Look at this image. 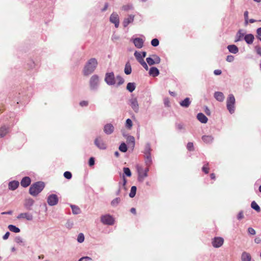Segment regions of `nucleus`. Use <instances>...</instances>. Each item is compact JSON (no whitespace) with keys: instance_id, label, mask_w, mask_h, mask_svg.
<instances>
[{"instance_id":"22","label":"nucleus","mask_w":261,"mask_h":261,"mask_svg":"<svg viewBox=\"0 0 261 261\" xmlns=\"http://www.w3.org/2000/svg\"><path fill=\"white\" fill-rule=\"evenodd\" d=\"M19 182L17 180L10 181L8 184L9 189L12 191L15 190L19 186Z\"/></svg>"},{"instance_id":"46","label":"nucleus","mask_w":261,"mask_h":261,"mask_svg":"<svg viewBox=\"0 0 261 261\" xmlns=\"http://www.w3.org/2000/svg\"><path fill=\"white\" fill-rule=\"evenodd\" d=\"M152 57L153 59V61L154 62H155L154 64H159L161 62V58L159 57V56H158V55H152Z\"/></svg>"},{"instance_id":"2","label":"nucleus","mask_w":261,"mask_h":261,"mask_svg":"<svg viewBox=\"0 0 261 261\" xmlns=\"http://www.w3.org/2000/svg\"><path fill=\"white\" fill-rule=\"evenodd\" d=\"M45 184L42 181H37L33 184L29 189L30 194L33 196H37L44 189Z\"/></svg>"},{"instance_id":"13","label":"nucleus","mask_w":261,"mask_h":261,"mask_svg":"<svg viewBox=\"0 0 261 261\" xmlns=\"http://www.w3.org/2000/svg\"><path fill=\"white\" fill-rule=\"evenodd\" d=\"M10 131V127L9 125H3L0 127V137L3 138L6 136Z\"/></svg>"},{"instance_id":"19","label":"nucleus","mask_w":261,"mask_h":261,"mask_svg":"<svg viewBox=\"0 0 261 261\" xmlns=\"http://www.w3.org/2000/svg\"><path fill=\"white\" fill-rule=\"evenodd\" d=\"M191 103V100L190 98L186 97L183 100L179 102L180 106L185 108H188Z\"/></svg>"},{"instance_id":"14","label":"nucleus","mask_w":261,"mask_h":261,"mask_svg":"<svg viewBox=\"0 0 261 261\" xmlns=\"http://www.w3.org/2000/svg\"><path fill=\"white\" fill-rule=\"evenodd\" d=\"M138 180L140 182H143L144 178L148 176V174L144 172L142 167L138 168Z\"/></svg>"},{"instance_id":"33","label":"nucleus","mask_w":261,"mask_h":261,"mask_svg":"<svg viewBox=\"0 0 261 261\" xmlns=\"http://www.w3.org/2000/svg\"><path fill=\"white\" fill-rule=\"evenodd\" d=\"M132 69L130 64L129 62H127L125 65L124 73L127 75H129L132 73Z\"/></svg>"},{"instance_id":"10","label":"nucleus","mask_w":261,"mask_h":261,"mask_svg":"<svg viewBox=\"0 0 261 261\" xmlns=\"http://www.w3.org/2000/svg\"><path fill=\"white\" fill-rule=\"evenodd\" d=\"M111 22L115 24V27L117 28L119 25V19L118 15L116 13L113 12L110 17Z\"/></svg>"},{"instance_id":"57","label":"nucleus","mask_w":261,"mask_h":261,"mask_svg":"<svg viewBox=\"0 0 261 261\" xmlns=\"http://www.w3.org/2000/svg\"><path fill=\"white\" fill-rule=\"evenodd\" d=\"M88 101L86 100H83L80 102V105L82 107H87L88 105Z\"/></svg>"},{"instance_id":"42","label":"nucleus","mask_w":261,"mask_h":261,"mask_svg":"<svg viewBox=\"0 0 261 261\" xmlns=\"http://www.w3.org/2000/svg\"><path fill=\"white\" fill-rule=\"evenodd\" d=\"M133 126V122L130 119L128 118L126 119L125 122V127L128 129H130Z\"/></svg>"},{"instance_id":"3","label":"nucleus","mask_w":261,"mask_h":261,"mask_svg":"<svg viewBox=\"0 0 261 261\" xmlns=\"http://www.w3.org/2000/svg\"><path fill=\"white\" fill-rule=\"evenodd\" d=\"M90 91H97L100 86V78L97 74H93L91 76L89 81Z\"/></svg>"},{"instance_id":"5","label":"nucleus","mask_w":261,"mask_h":261,"mask_svg":"<svg viewBox=\"0 0 261 261\" xmlns=\"http://www.w3.org/2000/svg\"><path fill=\"white\" fill-rule=\"evenodd\" d=\"M105 82L109 86H114L116 84L115 77L113 72L106 73Z\"/></svg>"},{"instance_id":"34","label":"nucleus","mask_w":261,"mask_h":261,"mask_svg":"<svg viewBox=\"0 0 261 261\" xmlns=\"http://www.w3.org/2000/svg\"><path fill=\"white\" fill-rule=\"evenodd\" d=\"M70 206L72 209V212L74 215H77L81 213V211L79 206L73 204H70Z\"/></svg>"},{"instance_id":"40","label":"nucleus","mask_w":261,"mask_h":261,"mask_svg":"<svg viewBox=\"0 0 261 261\" xmlns=\"http://www.w3.org/2000/svg\"><path fill=\"white\" fill-rule=\"evenodd\" d=\"M251 207L253 210H255L257 212L260 211V208L259 206L256 203L255 201H253L251 203Z\"/></svg>"},{"instance_id":"35","label":"nucleus","mask_w":261,"mask_h":261,"mask_svg":"<svg viewBox=\"0 0 261 261\" xmlns=\"http://www.w3.org/2000/svg\"><path fill=\"white\" fill-rule=\"evenodd\" d=\"M136 89V84L135 83H128L126 86V89L129 92H133Z\"/></svg>"},{"instance_id":"55","label":"nucleus","mask_w":261,"mask_h":261,"mask_svg":"<svg viewBox=\"0 0 261 261\" xmlns=\"http://www.w3.org/2000/svg\"><path fill=\"white\" fill-rule=\"evenodd\" d=\"M234 57L232 55H228L227 56L226 60L228 62H232L234 61Z\"/></svg>"},{"instance_id":"62","label":"nucleus","mask_w":261,"mask_h":261,"mask_svg":"<svg viewBox=\"0 0 261 261\" xmlns=\"http://www.w3.org/2000/svg\"><path fill=\"white\" fill-rule=\"evenodd\" d=\"M255 49L256 51V53L261 56V47L260 46H256L255 47Z\"/></svg>"},{"instance_id":"47","label":"nucleus","mask_w":261,"mask_h":261,"mask_svg":"<svg viewBox=\"0 0 261 261\" xmlns=\"http://www.w3.org/2000/svg\"><path fill=\"white\" fill-rule=\"evenodd\" d=\"M85 237L83 233H80L79 234L77 238V241L79 243H83L84 241Z\"/></svg>"},{"instance_id":"41","label":"nucleus","mask_w":261,"mask_h":261,"mask_svg":"<svg viewBox=\"0 0 261 261\" xmlns=\"http://www.w3.org/2000/svg\"><path fill=\"white\" fill-rule=\"evenodd\" d=\"M137 191V187L135 186H132L130 189V191L129 194V196L130 198H133L135 196Z\"/></svg>"},{"instance_id":"49","label":"nucleus","mask_w":261,"mask_h":261,"mask_svg":"<svg viewBox=\"0 0 261 261\" xmlns=\"http://www.w3.org/2000/svg\"><path fill=\"white\" fill-rule=\"evenodd\" d=\"M146 62L147 63H148V64L150 66H151V65H154V62L153 61V58L152 57H148L146 58Z\"/></svg>"},{"instance_id":"32","label":"nucleus","mask_w":261,"mask_h":261,"mask_svg":"<svg viewBox=\"0 0 261 261\" xmlns=\"http://www.w3.org/2000/svg\"><path fill=\"white\" fill-rule=\"evenodd\" d=\"M145 163L146 166L150 167L152 164V161L151 155H144Z\"/></svg>"},{"instance_id":"6","label":"nucleus","mask_w":261,"mask_h":261,"mask_svg":"<svg viewBox=\"0 0 261 261\" xmlns=\"http://www.w3.org/2000/svg\"><path fill=\"white\" fill-rule=\"evenodd\" d=\"M100 221L105 225H112L114 223V218L109 214L102 215L100 218Z\"/></svg>"},{"instance_id":"17","label":"nucleus","mask_w":261,"mask_h":261,"mask_svg":"<svg viewBox=\"0 0 261 261\" xmlns=\"http://www.w3.org/2000/svg\"><path fill=\"white\" fill-rule=\"evenodd\" d=\"M17 219H26L27 220L31 221L32 220L33 217V215L28 213H20L17 217Z\"/></svg>"},{"instance_id":"60","label":"nucleus","mask_w":261,"mask_h":261,"mask_svg":"<svg viewBox=\"0 0 261 261\" xmlns=\"http://www.w3.org/2000/svg\"><path fill=\"white\" fill-rule=\"evenodd\" d=\"M256 38L258 39H259V38H261V28H259L256 30Z\"/></svg>"},{"instance_id":"63","label":"nucleus","mask_w":261,"mask_h":261,"mask_svg":"<svg viewBox=\"0 0 261 261\" xmlns=\"http://www.w3.org/2000/svg\"><path fill=\"white\" fill-rule=\"evenodd\" d=\"M28 65L30 68L33 69L35 67V63L33 61H31L30 63H28Z\"/></svg>"},{"instance_id":"25","label":"nucleus","mask_w":261,"mask_h":261,"mask_svg":"<svg viewBox=\"0 0 261 261\" xmlns=\"http://www.w3.org/2000/svg\"><path fill=\"white\" fill-rule=\"evenodd\" d=\"M134 15H129L128 17L124 18L123 25L124 27H126L130 23L134 21Z\"/></svg>"},{"instance_id":"11","label":"nucleus","mask_w":261,"mask_h":261,"mask_svg":"<svg viewBox=\"0 0 261 261\" xmlns=\"http://www.w3.org/2000/svg\"><path fill=\"white\" fill-rule=\"evenodd\" d=\"M114 129L115 127L111 123H107L103 126V132L107 135L112 134L114 132Z\"/></svg>"},{"instance_id":"18","label":"nucleus","mask_w":261,"mask_h":261,"mask_svg":"<svg viewBox=\"0 0 261 261\" xmlns=\"http://www.w3.org/2000/svg\"><path fill=\"white\" fill-rule=\"evenodd\" d=\"M214 97L217 101L219 102L223 101L225 99L224 94L222 92L219 91L215 92L214 94Z\"/></svg>"},{"instance_id":"29","label":"nucleus","mask_w":261,"mask_h":261,"mask_svg":"<svg viewBox=\"0 0 261 261\" xmlns=\"http://www.w3.org/2000/svg\"><path fill=\"white\" fill-rule=\"evenodd\" d=\"M227 48L229 51L232 54H236L239 52V48L236 45H229Z\"/></svg>"},{"instance_id":"59","label":"nucleus","mask_w":261,"mask_h":261,"mask_svg":"<svg viewBox=\"0 0 261 261\" xmlns=\"http://www.w3.org/2000/svg\"><path fill=\"white\" fill-rule=\"evenodd\" d=\"M164 103L166 107H169L170 106L169 99L168 98H165L164 99Z\"/></svg>"},{"instance_id":"38","label":"nucleus","mask_w":261,"mask_h":261,"mask_svg":"<svg viewBox=\"0 0 261 261\" xmlns=\"http://www.w3.org/2000/svg\"><path fill=\"white\" fill-rule=\"evenodd\" d=\"M117 80L118 81V82L116 84V86L119 87L122 85L124 83V79L120 75H118L115 77V80Z\"/></svg>"},{"instance_id":"45","label":"nucleus","mask_w":261,"mask_h":261,"mask_svg":"<svg viewBox=\"0 0 261 261\" xmlns=\"http://www.w3.org/2000/svg\"><path fill=\"white\" fill-rule=\"evenodd\" d=\"M126 182H127V180L125 178L124 175H123V176H122V182H121L120 188H123L125 190H126V189L125 186H126Z\"/></svg>"},{"instance_id":"31","label":"nucleus","mask_w":261,"mask_h":261,"mask_svg":"<svg viewBox=\"0 0 261 261\" xmlns=\"http://www.w3.org/2000/svg\"><path fill=\"white\" fill-rule=\"evenodd\" d=\"M251 256L250 254L246 252H243L241 255L242 261H251Z\"/></svg>"},{"instance_id":"53","label":"nucleus","mask_w":261,"mask_h":261,"mask_svg":"<svg viewBox=\"0 0 261 261\" xmlns=\"http://www.w3.org/2000/svg\"><path fill=\"white\" fill-rule=\"evenodd\" d=\"M73 225V222L70 220H68L65 225L66 227L68 229L71 228Z\"/></svg>"},{"instance_id":"56","label":"nucleus","mask_w":261,"mask_h":261,"mask_svg":"<svg viewBox=\"0 0 261 261\" xmlns=\"http://www.w3.org/2000/svg\"><path fill=\"white\" fill-rule=\"evenodd\" d=\"M248 232L251 235H254L256 233L255 230L252 227L248 228Z\"/></svg>"},{"instance_id":"61","label":"nucleus","mask_w":261,"mask_h":261,"mask_svg":"<svg viewBox=\"0 0 261 261\" xmlns=\"http://www.w3.org/2000/svg\"><path fill=\"white\" fill-rule=\"evenodd\" d=\"M15 241L16 243L20 244L23 242V239L20 237H17L15 239Z\"/></svg>"},{"instance_id":"51","label":"nucleus","mask_w":261,"mask_h":261,"mask_svg":"<svg viewBox=\"0 0 261 261\" xmlns=\"http://www.w3.org/2000/svg\"><path fill=\"white\" fill-rule=\"evenodd\" d=\"M64 176L67 179H70L72 177V174L69 171H65L64 173Z\"/></svg>"},{"instance_id":"58","label":"nucleus","mask_w":261,"mask_h":261,"mask_svg":"<svg viewBox=\"0 0 261 261\" xmlns=\"http://www.w3.org/2000/svg\"><path fill=\"white\" fill-rule=\"evenodd\" d=\"M243 218H244L243 212L242 211H241L238 213V214L237 215V219L239 220H240L242 219Z\"/></svg>"},{"instance_id":"15","label":"nucleus","mask_w":261,"mask_h":261,"mask_svg":"<svg viewBox=\"0 0 261 261\" xmlns=\"http://www.w3.org/2000/svg\"><path fill=\"white\" fill-rule=\"evenodd\" d=\"M133 42L138 48H141L143 46L144 41L142 39L137 37L133 39Z\"/></svg>"},{"instance_id":"12","label":"nucleus","mask_w":261,"mask_h":261,"mask_svg":"<svg viewBox=\"0 0 261 261\" xmlns=\"http://www.w3.org/2000/svg\"><path fill=\"white\" fill-rule=\"evenodd\" d=\"M224 242V240L221 237H215L212 240V245L215 248L221 247Z\"/></svg>"},{"instance_id":"16","label":"nucleus","mask_w":261,"mask_h":261,"mask_svg":"<svg viewBox=\"0 0 261 261\" xmlns=\"http://www.w3.org/2000/svg\"><path fill=\"white\" fill-rule=\"evenodd\" d=\"M245 36V31L243 30H239L235 36L234 42L242 41Z\"/></svg>"},{"instance_id":"26","label":"nucleus","mask_w":261,"mask_h":261,"mask_svg":"<svg viewBox=\"0 0 261 261\" xmlns=\"http://www.w3.org/2000/svg\"><path fill=\"white\" fill-rule=\"evenodd\" d=\"M202 140L206 144H211L214 141V137L211 135H204L202 137Z\"/></svg>"},{"instance_id":"4","label":"nucleus","mask_w":261,"mask_h":261,"mask_svg":"<svg viewBox=\"0 0 261 261\" xmlns=\"http://www.w3.org/2000/svg\"><path fill=\"white\" fill-rule=\"evenodd\" d=\"M236 99L232 94L228 95L226 99V108L228 112L231 114H233L235 111Z\"/></svg>"},{"instance_id":"36","label":"nucleus","mask_w":261,"mask_h":261,"mask_svg":"<svg viewBox=\"0 0 261 261\" xmlns=\"http://www.w3.org/2000/svg\"><path fill=\"white\" fill-rule=\"evenodd\" d=\"M121 198L120 197H116L111 202V205L112 206L115 207H116L120 202Z\"/></svg>"},{"instance_id":"24","label":"nucleus","mask_w":261,"mask_h":261,"mask_svg":"<svg viewBox=\"0 0 261 261\" xmlns=\"http://www.w3.org/2000/svg\"><path fill=\"white\" fill-rule=\"evenodd\" d=\"M244 39L247 44H251L254 41V37L252 34H248L244 36Z\"/></svg>"},{"instance_id":"30","label":"nucleus","mask_w":261,"mask_h":261,"mask_svg":"<svg viewBox=\"0 0 261 261\" xmlns=\"http://www.w3.org/2000/svg\"><path fill=\"white\" fill-rule=\"evenodd\" d=\"M152 149L151 148V145L150 143H147L144 147V150L143 151L145 155H151Z\"/></svg>"},{"instance_id":"52","label":"nucleus","mask_w":261,"mask_h":261,"mask_svg":"<svg viewBox=\"0 0 261 261\" xmlns=\"http://www.w3.org/2000/svg\"><path fill=\"white\" fill-rule=\"evenodd\" d=\"M187 148L189 151L194 150V145L192 142H189L187 145Z\"/></svg>"},{"instance_id":"28","label":"nucleus","mask_w":261,"mask_h":261,"mask_svg":"<svg viewBox=\"0 0 261 261\" xmlns=\"http://www.w3.org/2000/svg\"><path fill=\"white\" fill-rule=\"evenodd\" d=\"M149 74L153 77H155L159 75L160 71L156 67H152L149 69Z\"/></svg>"},{"instance_id":"1","label":"nucleus","mask_w":261,"mask_h":261,"mask_svg":"<svg viewBox=\"0 0 261 261\" xmlns=\"http://www.w3.org/2000/svg\"><path fill=\"white\" fill-rule=\"evenodd\" d=\"M98 66V61L95 58L89 59L85 63L83 69V74L87 76L93 73Z\"/></svg>"},{"instance_id":"50","label":"nucleus","mask_w":261,"mask_h":261,"mask_svg":"<svg viewBox=\"0 0 261 261\" xmlns=\"http://www.w3.org/2000/svg\"><path fill=\"white\" fill-rule=\"evenodd\" d=\"M139 63L143 67V68L146 70H148V66L147 63L145 62L144 59L141 60V61H139Z\"/></svg>"},{"instance_id":"44","label":"nucleus","mask_w":261,"mask_h":261,"mask_svg":"<svg viewBox=\"0 0 261 261\" xmlns=\"http://www.w3.org/2000/svg\"><path fill=\"white\" fill-rule=\"evenodd\" d=\"M134 56L138 62L139 61H141V60L143 59L141 56V54L137 51H135L134 53Z\"/></svg>"},{"instance_id":"9","label":"nucleus","mask_w":261,"mask_h":261,"mask_svg":"<svg viewBox=\"0 0 261 261\" xmlns=\"http://www.w3.org/2000/svg\"><path fill=\"white\" fill-rule=\"evenodd\" d=\"M58 197L55 194L49 195L47 199V203L50 206L56 205L58 203Z\"/></svg>"},{"instance_id":"64","label":"nucleus","mask_w":261,"mask_h":261,"mask_svg":"<svg viewBox=\"0 0 261 261\" xmlns=\"http://www.w3.org/2000/svg\"><path fill=\"white\" fill-rule=\"evenodd\" d=\"M88 260H91V258H90V257H88V256H84V257L81 258L79 260V261H88Z\"/></svg>"},{"instance_id":"7","label":"nucleus","mask_w":261,"mask_h":261,"mask_svg":"<svg viewBox=\"0 0 261 261\" xmlns=\"http://www.w3.org/2000/svg\"><path fill=\"white\" fill-rule=\"evenodd\" d=\"M128 105L136 113L139 111V105L137 97H132L128 100Z\"/></svg>"},{"instance_id":"21","label":"nucleus","mask_w":261,"mask_h":261,"mask_svg":"<svg viewBox=\"0 0 261 261\" xmlns=\"http://www.w3.org/2000/svg\"><path fill=\"white\" fill-rule=\"evenodd\" d=\"M34 203V200L33 199H27L24 203V206L27 210H31L32 206L33 205Z\"/></svg>"},{"instance_id":"37","label":"nucleus","mask_w":261,"mask_h":261,"mask_svg":"<svg viewBox=\"0 0 261 261\" xmlns=\"http://www.w3.org/2000/svg\"><path fill=\"white\" fill-rule=\"evenodd\" d=\"M8 229L11 231L14 232L15 233H18L20 231V230L18 227H17L16 226L12 225V224L9 225Z\"/></svg>"},{"instance_id":"39","label":"nucleus","mask_w":261,"mask_h":261,"mask_svg":"<svg viewBox=\"0 0 261 261\" xmlns=\"http://www.w3.org/2000/svg\"><path fill=\"white\" fill-rule=\"evenodd\" d=\"M127 149V146L124 142L121 143L119 145V150L122 152H126Z\"/></svg>"},{"instance_id":"54","label":"nucleus","mask_w":261,"mask_h":261,"mask_svg":"<svg viewBox=\"0 0 261 261\" xmlns=\"http://www.w3.org/2000/svg\"><path fill=\"white\" fill-rule=\"evenodd\" d=\"M89 165L90 166H92L95 164V159L93 157H91L88 162Z\"/></svg>"},{"instance_id":"8","label":"nucleus","mask_w":261,"mask_h":261,"mask_svg":"<svg viewBox=\"0 0 261 261\" xmlns=\"http://www.w3.org/2000/svg\"><path fill=\"white\" fill-rule=\"evenodd\" d=\"M95 145L99 149L105 150L107 149V145L100 136L95 138L94 140Z\"/></svg>"},{"instance_id":"20","label":"nucleus","mask_w":261,"mask_h":261,"mask_svg":"<svg viewBox=\"0 0 261 261\" xmlns=\"http://www.w3.org/2000/svg\"><path fill=\"white\" fill-rule=\"evenodd\" d=\"M31 182V178L28 176H25L21 179L20 184L22 187L26 188L30 185Z\"/></svg>"},{"instance_id":"48","label":"nucleus","mask_w":261,"mask_h":261,"mask_svg":"<svg viewBox=\"0 0 261 261\" xmlns=\"http://www.w3.org/2000/svg\"><path fill=\"white\" fill-rule=\"evenodd\" d=\"M151 44L154 47H156L159 45V40L156 38L153 39L151 41Z\"/></svg>"},{"instance_id":"23","label":"nucleus","mask_w":261,"mask_h":261,"mask_svg":"<svg viewBox=\"0 0 261 261\" xmlns=\"http://www.w3.org/2000/svg\"><path fill=\"white\" fill-rule=\"evenodd\" d=\"M126 139L128 145L133 149L135 145V138L132 136L127 135Z\"/></svg>"},{"instance_id":"27","label":"nucleus","mask_w":261,"mask_h":261,"mask_svg":"<svg viewBox=\"0 0 261 261\" xmlns=\"http://www.w3.org/2000/svg\"><path fill=\"white\" fill-rule=\"evenodd\" d=\"M197 119L202 123H206L207 121V118L202 113H199L197 115Z\"/></svg>"},{"instance_id":"43","label":"nucleus","mask_w":261,"mask_h":261,"mask_svg":"<svg viewBox=\"0 0 261 261\" xmlns=\"http://www.w3.org/2000/svg\"><path fill=\"white\" fill-rule=\"evenodd\" d=\"M123 172H124V174L126 176H127L128 177L131 176L132 172H131V171H130V170L129 169V168H128V167H124L123 168Z\"/></svg>"}]
</instances>
